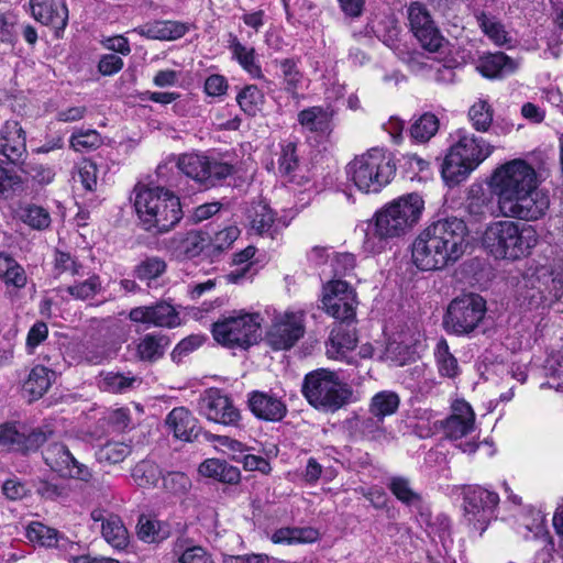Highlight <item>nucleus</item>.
<instances>
[{"label": "nucleus", "instance_id": "f257e3e1", "mask_svg": "<svg viewBox=\"0 0 563 563\" xmlns=\"http://www.w3.org/2000/svg\"><path fill=\"white\" fill-rule=\"evenodd\" d=\"M540 184L534 167L521 158L503 164L490 179L500 213L526 222L543 219L550 209V194Z\"/></svg>", "mask_w": 563, "mask_h": 563}, {"label": "nucleus", "instance_id": "f03ea898", "mask_svg": "<svg viewBox=\"0 0 563 563\" xmlns=\"http://www.w3.org/2000/svg\"><path fill=\"white\" fill-rule=\"evenodd\" d=\"M467 227L459 218H445L429 224L411 246L413 264L421 271H437L457 262L467 247Z\"/></svg>", "mask_w": 563, "mask_h": 563}, {"label": "nucleus", "instance_id": "7ed1b4c3", "mask_svg": "<svg viewBox=\"0 0 563 563\" xmlns=\"http://www.w3.org/2000/svg\"><path fill=\"white\" fill-rule=\"evenodd\" d=\"M423 209L424 201L416 192L387 203L368 220L364 247L372 253H380L390 240L407 234L418 223Z\"/></svg>", "mask_w": 563, "mask_h": 563}, {"label": "nucleus", "instance_id": "20e7f679", "mask_svg": "<svg viewBox=\"0 0 563 563\" xmlns=\"http://www.w3.org/2000/svg\"><path fill=\"white\" fill-rule=\"evenodd\" d=\"M539 242L532 225L510 219L490 222L482 236L483 247L496 260L516 262L528 257Z\"/></svg>", "mask_w": 563, "mask_h": 563}, {"label": "nucleus", "instance_id": "39448f33", "mask_svg": "<svg viewBox=\"0 0 563 563\" xmlns=\"http://www.w3.org/2000/svg\"><path fill=\"white\" fill-rule=\"evenodd\" d=\"M452 144L442 164V177L450 186L465 180L494 152L495 147L483 136L461 128L452 135Z\"/></svg>", "mask_w": 563, "mask_h": 563}, {"label": "nucleus", "instance_id": "423d86ee", "mask_svg": "<svg viewBox=\"0 0 563 563\" xmlns=\"http://www.w3.org/2000/svg\"><path fill=\"white\" fill-rule=\"evenodd\" d=\"M134 195V208L146 231L165 233L181 220L180 200L170 190L163 187L136 185Z\"/></svg>", "mask_w": 563, "mask_h": 563}, {"label": "nucleus", "instance_id": "0eeeda50", "mask_svg": "<svg viewBox=\"0 0 563 563\" xmlns=\"http://www.w3.org/2000/svg\"><path fill=\"white\" fill-rule=\"evenodd\" d=\"M345 170L347 178L360 191L377 194L394 178L396 165L387 151L373 147L356 155L347 163Z\"/></svg>", "mask_w": 563, "mask_h": 563}, {"label": "nucleus", "instance_id": "6e6552de", "mask_svg": "<svg viewBox=\"0 0 563 563\" xmlns=\"http://www.w3.org/2000/svg\"><path fill=\"white\" fill-rule=\"evenodd\" d=\"M302 395L317 410L334 412L349 402L352 390L338 373L319 368L305 376Z\"/></svg>", "mask_w": 563, "mask_h": 563}, {"label": "nucleus", "instance_id": "1a4fd4ad", "mask_svg": "<svg viewBox=\"0 0 563 563\" xmlns=\"http://www.w3.org/2000/svg\"><path fill=\"white\" fill-rule=\"evenodd\" d=\"M263 318L257 312L234 311L233 314L213 323L214 340L227 347L247 349L262 335Z\"/></svg>", "mask_w": 563, "mask_h": 563}, {"label": "nucleus", "instance_id": "9d476101", "mask_svg": "<svg viewBox=\"0 0 563 563\" xmlns=\"http://www.w3.org/2000/svg\"><path fill=\"white\" fill-rule=\"evenodd\" d=\"M177 167L183 174L205 188L221 185L235 173L233 165L197 153L181 155L178 158Z\"/></svg>", "mask_w": 563, "mask_h": 563}, {"label": "nucleus", "instance_id": "9b49d317", "mask_svg": "<svg viewBox=\"0 0 563 563\" xmlns=\"http://www.w3.org/2000/svg\"><path fill=\"white\" fill-rule=\"evenodd\" d=\"M464 518L474 531L482 534L495 517L499 504L496 492L479 485H467L463 488Z\"/></svg>", "mask_w": 563, "mask_h": 563}, {"label": "nucleus", "instance_id": "f8f14e48", "mask_svg": "<svg viewBox=\"0 0 563 563\" xmlns=\"http://www.w3.org/2000/svg\"><path fill=\"white\" fill-rule=\"evenodd\" d=\"M486 312V302L475 294L455 298L448 307L445 329L455 334H467L478 325Z\"/></svg>", "mask_w": 563, "mask_h": 563}, {"label": "nucleus", "instance_id": "ddd939ff", "mask_svg": "<svg viewBox=\"0 0 563 563\" xmlns=\"http://www.w3.org/2000/svg\"><path fill=\"white\" fill-rule=\"evenodd\" d=\"M322 305L329 316L349 322L355 318L356 294L346 282L333 279L323 286Z\"/></svg>", "mask_w": 563, "mask_h": 563}, {"label": "nucleus", "instance_id": "4468645a", "mask_svg": "<svg viewBox=\"0 0 563 563\" xmlns=\"http://www.w3.org/2000/svg\"><path fill=\"white\" fill-rule=\"evenodd\" d=\"M407 15L410 30L421 46L430 53L439 52L443 47L445 38L427 7L418 1L411 2L407 8Z\"/></svg>", "mask_w": 563, "mask_h": 563}, {"label": "nucleus", "instance_id": "2eb2a0df", "mask_svg": "<svg viewBox=\"0 0 563 563\" xmlns=\"http://www.w3.org/2000/svg\"><path fill=\"white\" fill-rule=\"evenodd\" d=\"M305 334L302 312H285L274 318L266 343L275 351L291 349Z\"/></svg>", "mask_w": 563, "mask_h": 563}, {"label": "nucleus", "instance_id": "dca6fc26", "mask_svg": "<svg viewBox=\"0 0 563 563\" xmlns=\"http://www.w3.org/2000/svg\"><path fill=\"white\" fill-rule=\"evenodd\" d=\"M198 412L209 421L223 426H238L241 420L240 410L232 399L218 388H209L198 400Z\"/></svg>", "mask_w": 563, "mask_h": 563}, {"label": "nucleus", "instance_id": "f3484780", "mask_svg": "<svg viewBox=\"0 0 563 563\" xmlns=\"http://www.w3.org/2000/svg\"><path fill=\"white\" fill-rule=\"evenodd\" d=\"M45 464L62 476H68L88 482L91 472L85 464L78 462L68 448L59 442L48 444L43 451Z\"/></svg>", "mask_w": 563, "mask_h": 563}, {"label": "nucleus", "instance_id": "a211bd4d", "mask_svg": "<svg viewBox=\"0 0 563 563\" xmlns=\"http://www.w3.org/2000/svg\"><path fill=\"white\" fill-rule=\"evenodd\" d=\"M129 319L135 323L153 327L174 328L180 324L178 312L173 305L166 301L135 307L130 310Z\"/></svg>", "mask_w": 563, "mask_h": 563}, {"label": "nucleus", "instance_id": "6ab92c4d", "mask_svg": "<svg viewBox=\"0 0 563 563\" xmlns=\"http://www.w3.org/2000/svg\"><path fill=\"white\" fill-rule=\"evenodd\" d=\"M475 419L472 406L464 399H455L450 416L443 422L444 434L452 440L462 439L475 430Z\"/></svg>", "mask_w": 563, "mask_h": 563}, {"label": "nucleus", "instance_id": "aec40b11", "mask_svg": "<svg viewBox=\"0 0 563 563\" xmlns=\"http://www.w3.org/2000/svg\"><path fill=\"white\" fill-rule=\"evenodd\" d=\"M33 18L55 30L56 35L64 31L68 23L66 0H30Z\"/></svg>", "mask_w": 563, "mask_h": 563}, {"label": "nucleus", "instance_id": "412c9836", "mask_svg": "<svg viewBox=\"0 0 563 563\" xmlns=\"http://www.w3.org/2000/svg\"><path fill=\"white\" fill-rule=\"evenodd\" d=\"M0 154L10 163L19 164L26 155V135L16 121H5L0 129Z\"/></svg>", "mask_w": 563, "mask_h": 563}, {"label": "nucleus", "instance_id": "4be33fe9", "mask_svg": "<svg viewBox=\"0 0 563 563\" xmlns=\"http://www.w3.org/2000/svg\"><path fill=\"white\" fill-rule=\"evenodd\" d=\"M252 413L265 421H280L287 413V407L282 398L264 391H252L247 399Z\"/></svg>", "mask_w": 563, "mask_h": 563}, {"label": "nucleus", "instance_id": "5701e85b", "mask_svg": "<svg viewBox=\"0 0 563 563\" xmlns=\"http://www.w3.org/2000/svg\"><path fill=\"white\" fill-rule=\"evenodd\" d=\"M334 110L328 106L308 107L297 114L302 131L320 136L329 135L333 130Z\"/></svg>", "mask_w": 563, "mask_h": 563}, {"label": "nucleus", "instance_id": "b1692460", "mask_svg": "<svg viewBox=\"0 0 563 563\" xmlns=\"http://www.w3.org/2000/svg\"><path fill=\"white\" fill-rule=\"evenodd\" d=\"M356 343L357 338L354 329H350L347 324L339 323L332 328L325 342V354L329 358L350 363L347 354L355 349Z\"/></svg>", "mask_w": 563, "mask_h": 563}, {"label": "nucleus", "instance_id": "393cba45", "mask_svg": "<svg viewBox=\"0 0 563 563\" xmlns=\"http://www.w3.org/2000/svg\"><path fill=\"white\" fill-rule=\"evenodd\" d=\"M165 423L174 437L192 441L198 435L196 418L184 407L174 408L166 417Z\"/></svg>", "mask_w": 563, "mask_h": 563}, {"label": "nucleus", "instance_id": "a878e982", "mask_svg": "<svg viewBox=\"0 0 563 563\" xmlns=\"http://www.w3.org/2000/svg\"><path fill=\"white\" fill-rule=\"evenodd\" d=\"M208 238L199 231H190L186 234L174 236L170 249L179 260H189L198 256L206 247Z\"/></svg>", "mask_w": 563, "mask_h": 563}, {"label": "nucleus", "instance_id": "bb28decb", "mask_svg": "<svg viewBox=\"0 0 563 563\" xmlns=\"http://www.w3.org/2000/svg\"><path fill=\"white\" fill-rule=\"evenodd\" d=\"M518 68V63L503 52L488 54L481 58L477 69L487 78L504 77L512 74Z\"/></svg>", "mask_w": 563, "mask_h": 563}, {"label": "nucleus", "instance_id": "cd10ccee", "mask_svg": "<svg viewBox=\"0 0 563 563\" xmlns=\"http://www.w3.org/2000/svg\"><path fill=\"white\" fill-rule=\"evenodd\" d=\"M54 372L43 365L34 366L23 383L22 391L29 401L41 398L51 387Z\"/></svg>", "mask_w": 563, "mask_h": 563}, {"label": "nucleus", "instance_id": "c85d7f7f", "mask_svg": "<svg viewBox=\"0 0 563 563\" xmlns=\"http://www.w3.org/2000/svg\"><path fill=\"white\" fill-rule=\"evenodd\" d=\"M246 219L251 230L256 234H268L273 236V225L275 223V213L264 201H254L245 209Z\"/></svg>", "mask_w": 563, "mask_h": 563}, {"label": "nucleus", "instance_id": "c756f323", "mask_svg": "<svg viewBox=\"0 0 563 563\" xmlns=\"http://www.w3.org/2000/svg\"><path fill=\"white\" fill-rule=\"evenodd\" d=\"M188 32L185 23L177 21H156L140 27L139 33L151 40L174 41Z\"/></svg>", "mask_w": 563, "mask_h": 563}, {"label": "nucleus", "instance_id": "7c9ffc66", "mask_svg": "<svg viewBox=\"0 0 563 563\" xmlns=\"http://www.w3.org/2000/svg\"><path fill=\"white\" fill-rule=\"evenodd\" d=\"M229 48L233 58L252 78H264L261 65L256 59V52L253 47L242 44L236 36H232Z\"/></svg>", "mask_w": 563, "mask_h": 563}, {"label": "nucleus", "instance_id": "2f4dec72", "mask_svg": "<svg viewBox=\"0 0 563 563\" xmlns=\"http://www.w3.org/2000/svg\"><path fill=\"white\" fill-rule=\"evenodd\" d=\"M142 378L131 372H106L100 375L99 386L109 393L124 394L137 388Z\"/></svg>", "mask_w": 563, "mask_h": 563}, {"label": "nucleus", "instance_id": "473e14b6", "mask_svg": "<svg viewBox=\"0 0 563 563\" xmlns=\"http://www.w3.org/2000/svg\"><path fill=\"white\" fill-rule=\"evenodd\" d=\"M202 476L214 478L222 483L234 484L240 479V470L219 459L206 460L199 466Z\"/></svg>", "mask_w": 563, "mask_h": 563}, {"label": "nucleus", "instance_id": "72a5a7b5", "mask_svg": "<svg viewBox=\"0 0 563 563\" xmlns=\"http://www.w3.org/2000/svg\"><path fill=\"white\" fill-rule=\"evenodd\" d=\"M168 343L163 335L146 334L136 345V355L141 361L155 362L164 355Z\"/></svg>", "mask_w": 563, "mask_h": 563}, {"label": "nucleus", "instance_id": "f704fd0d", "mask_svg": "<svg viewBox=\"0 0 563 563\" xmlns=\"http://www.w3.org/2000/svg\"><path fill=\"white\" fill-rule=\"evenodd\" d=\"M318 531L312 528H280L273 532L271 540L276 544L311 543L318 539Z\"/></svg>", "mask_w": 563, "mask_h": 563}, {"label": "nucleus", "instance_id": "c9c22d12", "mask_svg": "<svg viewBox=\"0 0 563 563\" xmlns=\"http://www.w3.org/2000/svg\"><path fill=\"white\" fill-rule=\"evenodd\" d=\"M104 540L114 549L122 550L129 543V533L120 517L108 514L106 523L101 525Z\"/></svg>", "mask_w": 563, "mask_h": 563}, {"label": "nucleus", "instance_id": "e433bc0d", "mask_svg": "<svg viewBox=\"0 0 563 563\" xmlns=\"http://www.w3.org/2000/svg\"><path fill=\"white\" fill-rule=\"evenodd\" d=\"M26 538L45 548L63 547L60 542H68L56 529L41 522H32L27 526Z\"/></svg>", "mask_w": 563, "mask_h": 563}, {"label": "nucleus", "instance_id": "4c0bfd02", "mask_svg": "<svg viewBox=\"0 0 563 563\" xmlns=\"http://www.w3.org/2000/svg\"><path fill=\"white\" fill-rule=\"evenodd\" d=\"M236 102L245 114L255 117L263 109L265 96L257 86L246 85L236 95Z\"/></svg>", "mask_w": 563, "mask_h": 563}, {"label": "nucleus", "instance_id": "58836bf2", "mask_svg": "<svg viewBox=\"0 0 563 563\" xmlns=\"http://www.w3.org/2000/svg\"><path fill=\"white\" fill-rule=\"evenodd\" d=\"M434 357L439 374L443 377L454 378L460 374V366L456 357L450 352L446 340L438 341Z\"/></svg>", "mask_w": 563, "mask_h": 563}, {"label": "nucleus", "instance_id": "ea45409f", "mask_svg": "<svg viewBox=\"0 0 563 563\" xmlns=\"http://www.w3.org/2000/svg\"><path fill=\"white\" fill-rule=\"evenodd\" d=\"M130 453V444L122 441H107L97 449L95 455L99 463L112 465L123 462Z\"/></svg>", "mask_w": 563, "mask_h": 563}, {"label": "nucleus", "instance_id": "a19ab883", "mask_svg": "<svg viewBox=\"0 0 563 563\" xmlns=\"http://www.w3.org/2000/svg\"><path fill=\"white\" fill-rule=\"evenodd\" d=\"M468 120L476 132H488L494 119V110L487 100L479 99L468 109Z\"/></svg>", "mask_w": 563, "mask_h": 563}, {"label": "nucleus", "instance_id": "79ce46f5", "mask_svg": "<svg viewBox=\"0 0 563 563\" xmlns=\"http://www.w3.org/2000/svg\"><path fill=\"white\" fill-rule=\"evenodd\" d=\"M167 268L166 262L158 256H150L141 261L133 271L135 278L151 286L152 282L159 278Z\"/></svg>", "mask_w": 563, "mask_h": 563}, {"label": "nucleus", "instance_id": "37998d69", "mask_svg": "<svg viewBox=\"0 0 563 563\" xmlns=\"http://www.w3.org/2000/svg\"><path fill=\"white\" fill-rule=\"evenodd\" d=\"M399 397L396 393L383 390L375 394L369 402L368 411L375 417L384 418L394 415L399 407Z\"/></svg>", "mask_w": 563, "mask_h": 563}, {"label": "nucleus", "instance_id": "c03bdc74", "mask_svg": "<svg viewBox=\"0 0 563 563\" xmlns=\"http://www.w3.org/2000/svg\"><path fill=\"white\" fill-rule=\"evenodd\" d=\"M477 22L485 35H487L496 45L503 46L511 43V38L505 30V26L496 18L486 13H481L477 16Z\"/></svg>", "mask_w": 563, "mask_h": 563}, {"label": "nucleus", "instance_id": "a18cd8bd", "mask_svg": "<svg viewBox=\"0 0 563 563\" xmlns=\"http://www.w3.org/2000/svg\"><path fill=\"white\" fill-rule=\"evenodd\" d=\"M162 472L157 464L152 461H141L132 470V478L135 484L143 488L156 486Z\"/></svg>", "mask_w": 563, "mask_h": 563}, {"label": "nucleus", "instance_id": "49530a36", "mask_svg": "<svg viewBox=\"0 0 563 563\" xmlns=\"http://www.w3.org/2000/svg\"><path fill=\"white\" fill-rule=\"evenodd\" d=\"M543 368L548 377L547 385L558 391H563V352L551 353L547 357Z\"/></svg>", "mask_w": 563, "mask_h": 563}, {"label": "nucleus", "instance_id": "de8ad7c7", "mask_svg": "<svg viewBox=\"0 0 563 563\" xmlns=\"http://www.w3.org/2000/svg\"><path fill=\"white\" fill-rule=\"evenodd\" d=\"M439 130V120L432 113H423L410 128V135L420 143L428 142Z\"/></svg>", "mask_w": 563, "mask_h": 563}, {"label": "nucleus", "instance_id": "09e8293b", "mask_svg": "<svg viewBox=\"0 0 563 563\" xmlns=\"http://www.w3.org/2000/svg\"><path fill=\"white\" fill-rule=\"evenodd\" d=\"M360 430L366 439L378 443L389 442L394 439L384 427V418L373 415L361 421Z\"/></svg>", "mask_w": 563, "mask_h": 563}, {"label": "nucleus", "instance_id": "8fccbe9b", "mask_svg": "<svg viewBox=\"0 0 563 563\" xmlns=\"http://www.w3.org/2000/svg\"><path fill=\"white\" fill-rule=\"evenodd\" d=\"M102 289L100 277L96 274L82 282H75L66 287V291L76 300L92 299Z\"/></svg>", "mask_w": 563, "mask_h": 563}, {"label": "nucleus", "instance_id": "3c124183", "mask_svg": "<svg viewBox=\"0 0 563 563\" xmlns=\"http://www.w3.org/2000/svg\"><path fill=\"white\" fill-rule=\"evenodd\" d=\"M388 488L398 500L408 506H415L421 501L420 495L411 488L408 478L401 476L391 477Z\"/></svg>", "mask_w": 563, "mask_h": 563}, {"label": "nucleus", "instance_id": "603ef678", "mask_svg": "<svg viewBox=\"0 0 563 563\" xmlns=\"http://www.w3.org/2000/svg\"><path fill=\"white\" fill-rule=\"evenodd\" d=\"M69 143L76 152H89L100 147L102 139L96 130H78L71 134Z\"/></svg>", "mask_w": 563, "mask_h": 563}, {"label": "nucleus", "instance_id": "864d4df0", "mask_svg": "<svg viewBox=\"0 0 563 563\" xmlns=\"http://www.w3.org/2000/svg\"><path fill=\"white\" fill-rule=\"evenodd\" d=\"M161 477L165 492L174 496H184L191 487V481L181 472H168Z\"/></svg>", "mask_w": 563, "mask_h": 563}, {"label": "nucleus", "instance_id": "5fc2aeb1", "mask_svg": "<svg viewBox=\"0 0 563 563\" xmlns=\"http://www.w3.org/2000/svg\"><path fill=\"white\" fill-rule=\"evenodd\" d=\"M279 66L283 73L286 91L296 96L302 82V74L298 69L296 62L286 58L280 62Z\"/></svg>", "mask_w": 563, "mask_h": 563}, {"label": "nucleus", "instance_id": "6e6d98bb", "mask_svg": "<svg viewBox=\"0 0 563 563\" xmlns=\"http://www.w3.org/2000/svg\"><path fill=\"white\" fill-rule=\"evenodd\" d=\"M22 221L36 230H44L51 223V216L48 211L36 205H29L22 210Z\"/></svg>", "mask_w": 563, "mask_h": 563}, {"label": "nucleus", "instance_id": "4d7b16f0", "mask_svg": "<svg viewBox=\"0 0 563 563\" xmlns=\"http://www.w3.org/2000/svg\"><path fill=\"white\" fill-rule=\"evenodd\" d=\"M255 252H256V249L254 246H247L245 247L243 251L234 254V257H233V264L234 265H245L244 267H242L241 269H235V271H232L230 272L228 275H227V279L230 282V283H239L243 277L244 275L246 274V272L249 271L251 264H249V261L251 258H253V256L255 255Z\"/></svg>", "mask_w": 563, "mask_h": 563}, {"label": "nucleus", "instance_id": "13d9d810", "mask_svg": "<svg viewBox=\"0 0 563 563\" xmlns=\"http://www.w3.org/2000/svg\"><path fill=\"white\" fill-rule=\"evenodd\" d=\"M78 179L86 190L92 191L97 187L98 168L89 159H84L77 165Z\"/></svg>", "mask_w": 563, "mask_h": 563}, {"label": "nucleus", "instance_id": "bf43d9fd", "mask_svg": "<svg viewBox=\"0 0 563 563\" xmlns=\"http://www.w3.org/2000/svg\"><path fill=\"white\" fill-rule=\"evenodd\" d=\"M22 431L14 424L0 426V450L19 451L21 446Z\"/></svg>", "mask_w": 563, "mask_h": 563}, {"label": "nucleus", "instance_id": "052dcab7", "mask_svg": "<svg viewBox=\"0 0 563 563\" xmlns=\"http://www.w3.org/2000/svg\"><path fill=\"white\" fill-rule=\"evenodd\" d=\"M54 268L58 275L68 273L71 276L80 275L82 265L78 263L70 254L56 252L54 257Z\"/></svg>", "mask_w": 563, "mask_h": 563}, {"label": "nucleus", "instance_id": "680f3d73", "mask_svg": "<svg viewBox=\"0 0 563 563\" xmlns=\"http://www.w3.org/2000/svg\"><path fill=\"white\" fill-rule=\"evenodd\" d=\"M53 432L51 430H42L35 429L29 434L22 431V443L20 446V452H29L37 450L41 445L44 444L51 437Z\"/></svg>", "mask_w": 563, "mask_h": 563}, {"label": "nucleus", "instance_id": "e2e57ef3", "mask_svg": "<svg viewBox=\"0 0 563 563\" xmlns=\"http://www.w3.org/2000/svg\"><path fill=\"white\" fill-rule=\"evenodd\" d=\"M48 336L47 324L43 321H36L27 332L26 335V351L29 354H33L35 349L43 343Z\"/></svg>", "mask_w": 563, "mask_h": 563}, {"label": "nucleus", "instance_id": "0e129e2a", "mask_svg": "<svg viewBox=\"0 0 563 563\" xmlns=\"http://www.w3.org/2000/svg\"><path fill=\"white\" fill-rule=\"evenodd\" d=\"M24 172L40 185L51 184L56 175L53 167L40 163L29 164Z\"/></svg>", "mask_w": 563, "mask_h": 563}, {"label": "nucleus", "instance_id": "69168bd1", "mask_svg": "<svg viewBox=\"0 0 563 563\" xmlns=\"http://www.w3.org/2000/svg\"><path fill=\"white\" fill-rule=\"evenodd\" d=\"M208 439L214 443L217 449L228 454L231 453L233 459H236L235 453H243L246 450L243 443L227 435L211 434Z\"/></svg>", "mask_w": 563, "mask_h": 563}, {"label": "nucleus", "instance_id": "338daca9", "mask_svg": "<svg viewBox=\"0 0 563 563\" xmlns=\"http://www.w3.org/2000/svg\"><path fill=\"white\" fill-rule=\"evenodd\" d=\"M241 231L236 225H230L216 233L212 240V246L218 251L229 249L239 238Z\"/></svg>", "mask_w": 563, "mask_h": 563}, {"label": "nucleus", "instance_id": "774afa93", "mask_svg": "<svg viewBox=\"0 0 563 563\" xmlns=\"http://www.w3.org/2000/svg\"><path fill=\"white\" fill-rule=\"evenodd\" d=\"M179 563H213L211 556L202 547L187 548L179 556Z\"/></svg>", "mask_w": 563, "mask_h": 563}]
</instances>
